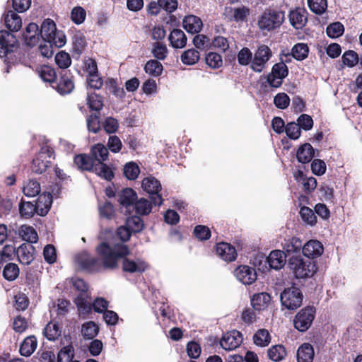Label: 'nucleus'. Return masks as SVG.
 <instances>
[{
    "label": "nucleus",
    "mask_w": 362,
    "mask_h": 362,
    "mask_svg": "<svg viewBox=\"0 0 362 362\" xmlns=\"http://www.w3.org/2000/svg\"><path fill=\"white\" fill-rule=\"evenodd\" d=\"M90 153L94 160L98 161V163L105 161L109 155L108 149L102 144H97L93 146Z\"/></svg>",
    "instance_id": "nucleus-33"
},
{
    "label": "nucleus",
    "mask_w": 362,
    "mask_h": 362,
    "mask_svg": "<svg viewBox=\"0 0 362 362\" xmlns=\"http://www.w3.org/2000/svg\"><path fill=\"white\" fill-rule=\"evenodd\" d=\"M136 199V192L130 189L125 188L123 189L118 194V202L123 206H129L134 203Z\"/></svg>",
    "instance_id": "nucleus-32"
},
{
    "label": "nucleus",
    "mask_w": 362,
    "mask_h": 362,
    "mask_svg": "<svg viewBox=\"0 0 362 362\" xmlns=\"http://www.w3.org/2000/svg\"><path fill=\"white\" fill-rule=\"evenodd\" d=\"M145 71L154 76H160L163 71V65L157 60H149L145 65Z\"/></svg>",
    "instance_id": "nucleus-49"
},
{
    "label": "nucleus",
    "mask_w": 362,
    "mask_h": 362,
    "mask_svg": "<svg viewBox=\"0 0 362 362\" xmlns=\"http://www.w3.org/2000/svg\"><path fill=\"white\" fill-rule=\"evenodd\" d=\"M74 87L72 80L66 76H63L57 83L56 89L61 94H67L72 91Z\"/></svg>",
    "instance_id": "nucleus-43"
},
{
    "label": "nucleus",
    "mask_w": 362,
    "mask_h": 362,
    "mask_svg": "<svg viewBox=\"0 0 362 362\" xmlns=\"http://www.w3.org/2000/svg\"><path fill=\"white\" fill-rule=\"evenodd\" d=\"M152 54L158 60H163L166 58L168 49L165 44L156 42L153 45Z\"/></svg>",
    "instance_id": "nucleus-53"
},
{
    "label": "nucleus",
    "mask_w": 362,
    "mask_h": 362,
    "mask_svg": "<svg viewBox=\"0 0 362 362\" xmlns=\"http://www.w3.org/2000/svg\"><path fill=\"white\" fill-rule=\"evenodd\" d=\"M216 252L218 257L226 262H233L237 257L235 248L227 243H220L216 245Z\"/></svg>",
    "instance_id": "nucleus-13"
},
{
    "label": "nucleus",
    "mask_w": 362,
    "mask_h": 362,
    "mask_svg": "<svg viewBox=\"0 0 362 362\" xmlns=\"http://www.w3.org/2000/svg\"><path fill=\"white\" fill-rule=\"evenodd\" d=\"M184 28L190 33H198L201 31L203 27V23L200 18L189 15L183 19Z\"/></svg>",
    "instance_id": "nucleus-20"
},
{
    "label": "nucleus",
    "mask_w": 362,
    "mask_h": 362,
    "mask_svg": "<svg viewBox=\"0 0 362 362\" xmlns=\"http://www.w3.org/2000/svg\"><path fill=\"white\" fill-rule=\"evenodd\" d=\"M18 234L23 240L29 243H36L38 240L37 233L33 227L30 226L23 225L18 230Z\"/></svg>",
    "instance_id": "nucleus-31"
},
{
    "label": "nucleus",
    "mask_w": 362,
    "mask_h": 362,
    "mask_svg": "<svg viewBox=\"0 0 362 362\" xmlns=\"http://www.w3.org/2000/svg\"><path fill=\"white\" fill-rule=\"evenodd\" d=\"M286 355V349L281 345L273 346L268 350L269 358L276 362L281 361Z\"/></svg>",
    "instance_id": "nucleus-42"
},
{
    "label": "nucleus",
    "mask_w": 362,
    "mask_h": 362,
    "mask_svg": "<svg viewBox=\"0 0 362 362\" xmlns=\"http://www.w3.org/2000/svg\"><path fill=\"white\" fill-rule=\"evenodd\" d=\"M74 356V349L71 344L64 346L58 353V362H71Z\"/></svg>",
    "instance_id": "nucleus-38"
},
{
    "label": "nucleus",
    "mask_w": 362,
    "mask_h": 362,
    "mask_svg": "<svg viewBox=\"0 0 362 362\" xmlns=\"http://www.w3.org/2000/svg\"><path fill=\"white\" fill-rule=\"evenodd\" d=\"M57 30L56 24L54 21L47 18L41 25L40 34L42 38L47 42L48 40H50L51 37L54 35Z\"/></svg>",
    "instance_id": "nucleus-27"
},
{
    "label": "nucleus",
    "mask_w": 362,
    "mask_h": 362,
    "mask_svg": "<svg viewBox=\"0 0 362 362\" xmlns=\"http://www.w3.org/2000/svg\"><path fill=\"white\" fill-rule=\"evenodd\" d=\"M314 349L310 344H303L297 351L298 362H313Z\"/></svg>",
    "instance_id": "nucleus-26"
},
{
    "label": "nucleus",
    "mask_w": 362,
    "mask_h": 362,
    "mask_svg": "<svg viewBox=\"0 0 362 362\" xmlns=\"http://www.w3.org/2000/svg\"><path fill=\"white\" fill-rule=\"evenodd\" d=\"M291 24L296 29L302 28L307 21V13L305 9L298 8L289 14Z\"/></svg>",
    "instance_id": "nucleus-18"
},
{
    "label": "nucleus",
    "mask_w": 362,
    "mask_h": 362,
    "mask_svg": "<svg viewBox=\"0 0 362 362\" xmlns=\"http://www.w3.org/2000/svg\"><path fill=\"white\" fill-rule=\"evenodd\" d=\"M19 211L21 216L28 218L37 213V209L32 202L22 201L19 205Z\"/></svg>",
    "instance_id": "nucleus-46"
},
{
    "label": "nucleus",
    "mask_w": 362,
    "mask_h": 362,
    "mask_svg": "<svg viewBox=\"0 0 362 362\" xmlns=\"http://www.w3.org/2000/svg\"><path fill=\"white\" fill-rule=\"evenodd\" d=\"M35 247L30 244H22L16 250L18 260L25 265L30 264L34 259Z\"/></svg>",
    "instance_id": "nucleus-14"
},
{
    "label": "nucleus",
    "mask_w": 362,
    "mask_h": 362,
    "mask_svg": "<svg viewBox=\"0 0 362 362\" xmlns=\"http://www.w3.org/2000/svg\"><path fill=\"white\" fill-rule=\"evenodd\" d=\"M74 286L79 291L75 298V303L79 315L85 317L91 312L90 295L88 292V286L83 280L77 279L74 281Z\"/></svg>",
    "instance_id": "nucleus-3"
},
{
    "label": "nucleus",
    "mask_w": 362,
    "mask_h": 362,
    "mask_svg": "<svg viewBox=\"0 0 362 362\" xmlns=\"http://www.w3.org/2000/svg\"><path fill=\"white\" fill-rule=\"evenodd\" d=\"M139 166L133 162L128 163L124 165V174L129 180H135L139 175Z\"/></svg>",
    "instance_id": "nucleus-56"
},
{
    "label": "nucleus",
    "mask_w": 362,
    "mask_h": 362,
    "mask_svg": "<svg viewBox=\"0 0 362 362\" xmlns=\"http://www.w3.org/2000/svg\"><path fill=\"white\" fill-rule=\"evenodd\" d=\"M243 337L240 332L233 330L225 334L221 341V346L225 350L230 351L238 347L242 343Z\"/></svg>",
    "instance_id": "nucleus-11"
},
{
    "label": "nucleus",
    "mask_w": 362,
    "mask_h": 362,
    "mask_svg": "<svg viewBox=\"0 0 362 362\" xmlns=\"http://www.w3.org/2000/svg\"><path fill=\"white\" fill-rule=\"evenodd\" d=\"M281 302L288 310H296L302 305L303 294L299 288L291 287L281 293Z\"/></svg>",
    "instance_id": "nucleus-6"
},
{
    "label": "nucleus",
    "mask_w": 362,
    "mask_h": 362,
    "mask_svg": "<svg viewBox=\"0 0 362 362\" xmlns=\"http://www.w3.org/2000/svg\"><path fill=\"white\" fill-rule=\"evenodd\" d=\"M180 59L182 62L186 65H194L199 60L200 54L196 49H189L182 54Z\"/></svg>",
    "instance_id": "nucleus-35"
},
{
    "label": "nucleus",
    "mask_w": 362,
    "mask_h": 362,
    "mask_svg": "<svg viewBox=\"0 0 362 362\" xmlns=\"http://www.w3.org/2000/svg\"><path fill=\"white\" fill-rule=\"evenodd\" d=\"M105 88L107 91L112 93L114 95L119 98H123L125 95V92L122 87L117 86V81L113 78H109L105 82Z\"/></svg>",
    "instance_id": "nucleus-41"
},
{
    "label": "nucleus",
    "mask_w": 362,
    "mask_h": 362,
    "mask_svg": "<svg viewBox=\"0 0 362 362\" xmlns=\"http://www.w3.org/2000/svg\"><path fill=\"white\" fill-rule=\"evenodd\" d=\"M309 48L305 43H298L295 45L292 49V56L298 61H302L308 57Z\"/></svg>",
    "instance_id": "nucleus-37"
},
{
    "label": "nucleus",
    "mask_w": 362,
    "mask_h": 362,
    "mask_svg": "<svg viewBox=\"0 0 362 362\" xmlns=\"http://www.w3.org/2000/svg\"><path fill=\"white\" fill-rule=\"evenodd\" d=\"M289 267L296 278L311 277L316 272L315 264L311 260L303 259L300 256L289 259Z\"/></svg>",
    "instance_id": "nucleus-4"
},
{
    "label": "nucleus",
    "mask_w": 362,
    "mask_h": 362,
    "mask_svg": "<svg viewBox=\"0 0 362 362\" xmlns=\"http://www.w3.org/2000/svg\"><path fill=\"white\" fill-rule=\"evenodd\" d=\"M52 197L49 193H43L40 194L35 202L37 214L40 216H45L52 205Z\"/></svg>",
    "instance_id": "nucleus-17"
},
{
    "label": "nucleus",
    "mask_w": 362,
    "mask_h": 362,
    "mask_svg": "<svg viewBox=\"0 0 362 362\" xmlns=\"http://www.w3.org/2000/svg\"><path fill=\"white\" fill-rule=\"evenodd\" d=\"M142 188L148 194H152V202L155 205H161L163 204V199L158 192L161 189L160 182L153 177H147L142 181Z\"/></svg>",
    "instance_id": "nucleus-9"
},
{
    "label": "nucleus",
    "mask_w": 362,
    "mask_h": 362,
    "mask_svg": "<svg viewBox=\"0 0 362 362\" xmlns=\"http://www.w3.org/2000/svg\"><path fill=\"white\" fill-rule=\"evenodd\" d=\"M300 216L303 222L310 226H314L317 223V217L315 212L307 206L301 207L300 210Z\"/></svg>",
    "instance_id": "nucleus-47"
},
{
    "label": "nucleus",
    "mask_w": 362,
    "mask_h": 362,
    "mask_svg": "<svg viewBox=\"0 0 362 362\" xmlns=\"http://www.w3.org/2000/svg\"><path fill=\"white\" fill-rule=\"evenodd\" d=\"M6 26L11 31H18L22 26L21 18L13 11H8L4 16Z\"/></svg>",
    "instance_id": "nucleus-25"
},
{
    "label": "nucleus",
    "mask_w": 362,
    "mask_h": 362,
    "mask_svg": "<svg viewBox=\"0 0 362 362\" xmlns=\"http://www.w3.org/2000/svg\"><path fill=\"white\" fill-rule=\"evenodd\" d=\"M286 135L291 139H297L300 136V128L298 124L295 122L288 123L285 127Z\"/></svg>",
    "instance_id": "nucleus-62"
},
{
    "label": "nucleus",
    "mask_w": 362,
    "mask_h": 362,
    "mask_svg": "<svg viewBox=\"0 0 362 362\" xmlns=\"http://www.w3.org/2000/svg\"><path fill=\"white\" fill-rule=\"evenodd\" d=\"M97 252L101 257V261L84 252L76 256V262L82 269L90 272L112 269L117 267L119 259L129 255V251L123 243L115 244L111 247L106 243H102L97 247Z\"/></svg>",
    "instance_id": "nucleus-1"
},
{
    "label": "nucleus",
    "mask_w": 362,
    "mask_h": 362,
    "mask_svg": "<svg viewBox=\"0 0 362 362\" xmlns=\"http://www.w3.org/2000/svg\"><path fill=\"white\" fill-rule=\"evenodd\" d=\"M308 4L310 9L317 15L324 13L327 8V0H308Z\"/></svg>",
    "instance_id": "nucleus-45"
},
{
    "label": "nucleus",
    "mask_w": 362,
    "mask_h": 362,
    "mask_svg": "<svg viewBox=\"0 0 362 362\" xmlns=\"http://www.w3.org/2000/svg\"><path fill=\"white\" fill-rule=\"evenodd\" d=\"M134 209L136 214L146 215L151 211V203L148 200L141 198L134 203Z\"/></svg>",
    "instance_id": "nucleus-51"
},
{
    "label": "nucleus",
    "mask_w": 362,
    "mask_h": 362,
    "mask_svg": "<svg viewBox=\"0 0 362 362\" xmlns=\"http://www.w3.org/2000/svg\"><path fill=\"white\" fill-rule=\"evenodd\" d=\"M297 124L300 129L305 131H308L313 127V120L310 115L303 114L298 117Z\"/></svg>",
    "instance_id": "nucleus-64"
},
{
    "label": "nucleus",
    "mask_w": 362,
    "mask_h": 362,
    "mask_svg": "<svg viewBox=\"0 0 362 362\" xmlns=\"http://www.w3.org/2000/svg\"><path fill=\"white\" fill-rule=\"evenodd\" d=\"M54 158V151L52 148L47 143L42 144L40 152L36 158L33 159L31 169L37 174H42L48 168L50 167V159Z\"/></svg>",
    "instance_id": "nucleus-5"
},
{
    "label": "nucleus",
    "mask_w": 362,
    "mask_h": 362,
    "mask_svg": "<svg viewBox=\"0 0 362 362\" xmlns=\"http://www.w3.org/2000/svg\"><path fill=\"white\" fill-rule=\"evenodd\" d=\"M44 333L49 340H55L60 335L61 329L57 324L49 322L45 327Z\"/></svg>",
    "instance_id": "nucleus-52"
},
{
    "label": "nucleus",
    "mask_w": 362,
    "mask_h": 362,
    "mask_svg": "<svg viewBox=\"0 0 362 362\" xmlns=\"http://www.w3.org/2000/svg\"><path fill=\"white\" fill-rule=\"evenodd\" d=\"M297 159L300 163L310 162L314 156V150L310 144L302 145L297 151Z\"/></svg>",
    "instance_id": "nucleus-30"
},
{
    "label": "nucleus",
    "mask_w": 362,
    "mask_h": 362,
    "mask_svg": "<svg viewBox=\"0 0 362 362\" xmlns=\"http://www.w3.org/2000/svg\"><path fill=\"white\" fill-rule=\"evenodd\" d=\"M147 267V264L141 259L132 260L124 258L122 262L123 270L130 273H141L146 269Z\"/></svg>",
    "instance_id": "nucleus-21"
},
{
    "label": "nucleus",
    "mask_w": 362,
    "mask_h": 362,
    "mask_svg": "<svg viewBox=\"0 0 362 362\" xmlns=\"http://www.w3.org/2000/svg\"><path fill=\"white\" fill-rule=\"evenodd\" d=\"M19 275V268L16 264L8 263L3 269V276L8 281L15 280Z\"/></svg>",
    "instance_id": "nucleus-44"
},
{
    "label": "nucleus",
    "mask_w": 362,
    "mask_h": 362,
    "mask_svg": "<svg viewBox=\"0 0 362 362\" xmlns=\"http://www.w3.org/2000/svg\"><path fill=\"white\" fill-rule=\"evenodd\" d=\"M315 315V309L312 306H307L300 310L293 320L296 329L300 332L306 331L312 325Z\"/></svg>",
    "instance_id": "nucleus-7"
},
{
    "label": "nucleus",
    "mask_w": 362,
    "mask_h": 362,
    "mask_svg": "<svg viewBox=\"0 0 362 362\" xmlns=\"http://www.w3.org/2000/svg\"><path fill=\"white\" fill-rule=\"evenodd\" d=\"M168 38L172 47L176 49L182 48L187 44V37L180 29H174Z\"/></svg>",
    "instance_id": "nucleus-24"
},
{
    "label": "nucleus",
    "mask_w": 362,
    "mask_h": 362,
    "mask_svg": "<svg viewBox=\"0 0 362 362\" xmlns=\"http://www.w3.org/2000/svg\"><path fill=\"white\" fill-rule=\"evenodd\" d=\"M286 261V255L284 251L274 250L270 252L267 257V262L271 268L276 270L281 269Z\"/></svg>",
    "instance_id": "nucleus-22"
},
{
    "label": "nucleus",
    "mask_w": 362,
    "mask_h": 362,
    "mask_svg": "<svg viewBox=\"0 0 362 362\" xmlns=\"http://www.w3.org/2000/svg\"><path fill=\"white\" fill-rule=\"evenodd\" d=\"M290 98L285 93H279L274 98L275 106L281 110L287 108L290 104Z\"/></svg>",
    "instance_id": "nucleus-60"
},
{
    "label": "nucleus",
    "mask_w": 362,
    "mask_h": 362,
    "mask_svg": "<svg viewBox=\"0 0 362 362\" xmlns=\"http://www.w3.org/2000/svg\"><path fill=\"white\" fill-rule=\"evenodd\" d=\"M283 248L286 255H291L293 253L299 252L302 248V242L297 238H289L284 240Z\"/></svg>",
    "instance_id": "nucleus-28"
},
{
    "label": "nucleus",
    "mask_w": 362,
    "mask_h": 362,
    "mask_svg": "<svg viewBox=\"0 0 362 362\" xmlns=\"http://www.w3.org/2000/svg\"><path fill=\"white\" fill-rule=\"evenodd\" d=\"M37 339L35 336L26 337L22 342L20 347V353L22 356H30L37 348Z\"/></svg>",
    "instance_id": "nucleus-29"
},
{
    "label": "nucleus",
    "mask_w": 362,
    "mask_h": 362,
    "mask_svg": "<svg viewBox=\"0 0 362 362\" xmlns=\"http://www.w3.org/2000/svg\"><path fill=\"white\" fill-rule=\"evenodd\" d=\"M40 77L45 82L52 83L55 80L56 74L52 67L43 66L38 71Z\"/></svg>",
    "instance_id": "nucleus-55"
},
{
    "label": "nucleus",
    "mask_w": 362,
    "mask_h": 362,
    "mask_svg": "<svg viewBox=\"0 0 362 362\" xmlns=\"http://www.w3.org/2000/svg\"><path fill=\"white\" fill-rule=\"evenodd\" d=\"M17 47L15 36L6 30L0 31V57H6Z\"/></svg>",
    "instance_id": "nucleus-10"
},
{
    "label": "nucleus",
    "mask_w": 362,
    "mask_h": 362,
    "mask_svg": "<svg viewBox=\"0 0 362 362\" xmlns=\"http://www.w3.org/2000/svg\"><path fill=\"white\" fill-rule=\"evenodd\" d=\"M98 325L92 321L86 322L82 325L81 333L85 339H93L98 334Z\"/></svg>",
    "instance_id": "nucleus-36"
},
{
    "label": "nucleus",
    "mask_w": 362,
    "mask_h": 362,
    "mask_svg": "<svg viewBox=\"0 0 362 362\" xmlns=\"http://www.w3.org/2000/svg\"><path fill=\"white\" fill-rule=\"evenodd\" d=\"M88 104L89 107L95 111H99L103 106L102 98L97 94H89L88 95Z\"/></svg>",
    "instance_id": "nucleus-61"
},
{
    "label": "nucleus",
    "mask_w": 362,
    "mask_h": 362,
    "mask_svg": "<svg viewBox=\"0 0 362 362\" xmlns=\"http://www.w3.org/2000/svg\"><path fill=\"white\" fill-rule=\"evenodd\" d=\"M206 63L213 69H217L222 66L223 60L220 54L215 52H209L205 58Z\"/></svg>",
    "instance_id": "nucleus-58"
},
{
    "label": "nucleus",
    "mask_w": 362,
    "mask_h": 362,
    "mask_svg": "<svg viewBox=\"0 0 362 362\" xmlns=\"http://www.w3.org/2000/svg\"><path fill=\"white\" fill-rule=\"evenodd\" d=\"M285 20V12L275 8L266 9L257 19V26L262 31L270 32L281 27Z\"/></svg>",
    "instance_id": "nucleus-2"
},
{
    "label": "nucleus",
    "mask_w": 362,
    "mask_h": 362,
    "mask_svg": "<svg viewBox=\"0 0 362 362\" xmlns=\"http://www.w3.org/2000/svg\"><path fill=\"white\" fill-rule=\"evenodd\" d=\"M271 300L272 298L269 293L262 292L253 295L251 298V305L256 310H264L269 306Z\"/></svg>",
    "instance_id": "nucleus-19"
},
{
    "label": "nucleus",
    "mask_w": 362,
    "mask_h": 362,
    "mask_svg": "<svg viewBox=\"0 0 362 362\" xmlns=\"http://www.w3.org/2000/svg\"><path fill=\"white\" fill-rule=\"evenodd\" d=\"M252 53L247 47L240 49L238 54V61L241 65L245 66L249 64L250 62L252 64Z\"/></svg>",
    "instance_id": "nucleus-63"
},
{
    "label": "nucleus",
    "mask_w": 362,
    "mask_h": 362,
    "mask_svg": "<svg viewBox=\"0 0 362 362\" xmlns=\"http://www.w3.org/2000/svg\"><path fill=\"white\" fill-rule=\"evenodd\" d=\"M38 25L35 23H30L25 28L23 37L25 44L28 46L35 45L39 40Z\"/></svg>",
    "instance_id": "nucleus-23"
},
{
    "label": "nucleus",
    "mask_w": 362,
    "mask_h": 362,
    "mask_svg": "<svg viewBox=\"0 0 362 362\" xmlns=\"http://www.w3.org/2000/svg\"><path fill=\"white\" fill-rule=\"evenodd\" d=\"M342 62L349 67H353L358 62V57L356 52L349 50L344 53L341 57Z\"/></svg>",
    "instance_id": "nucleus-57"
},
{
    "label": "nucleus",
    "mask_w": 362,
    "mask_h": 362,
    "mask_svg": "<svg viewBox=\"0 0 362 362\" xmlns=\"http://www.w3.org/2000/svg\"><path fill=\"white\" fill-rule=\"evenodd\" d=\"M98 176L105 179L106 180H111L114 176L112 170L103 163H99L94 165L93 169L92 170Z\"/></svg>",
    "instance_id": "nucleus-40"
},
{
    "label": "nucleus",
    "mask_w": 362,
    "mask_h": 362,
    "mask_svg": "<svg viewBox=\"0 0 362 362\" xmlns=\"http://www.w3.org/2000/svg\"><path fill=\"white\" fill-rule=\"evenodd\" d=\"M132 233H137L142 230L144 223L139 216H134L129 217L125 224Z\"/></svg>",
    "instance_id": "nucleus-50"
},
{
    "label": "nucleus",
    "mask_w": 362,
    "mask_h": 362,
    "mask_svg": "<svg viewBox=\"0 0 362 362\" xmlns=\"http://www.w3.org/2000/svg\"><path fill=\"white\" fill-rule=\"evenodd\" d=\"M344 31V25L339 22L333 23L329 25L326 30L327 35L332 38H337L341 36Z\"/></svg>",
    "instance_id": "nucleus-54"
},
{
    "label": "nucleus",
    "mask_w": 362,
    "mask_h": 362,
    "mask_svg": "<svg viewBox=\"0 0 362 362\" xmlns=\"http://www.w3.org/2000/svg\"><path fill=\"white\" fill-rule=\"evenodd\" d=\"M250 13V9L245 7L232 8L226 7L223 14L230 21L237 22L243 21Z\"/></svg>",
    "instance_id": "nucleus-16"
},
{
    "label": "nucleus",
    "mask_w": 362,
    "mask_h": 362,
    "mask_svg": "<svg viewBox=\"0 0 362 362\" xmlns=\"http://www.w3.org/2000/svg\"><path fill=\"white\" fill-rule=\"evenodd\" d=\"M272 55V52L267 45H260L254 54V57L250 65L251 69L255 72H261L266 64Z\"/></svg>",
    "instance_id": "nucleus-8"
},
{
    "label": "nucleus",
    "mask_w": 362,
    "mask_h": 362,
    "mask_svg": "<svg viewBox=\"0 0 362 362\" xmlns=\"http://www.w3.org/2000/svg\"><path fill=\"white\" fill-rule=\"evenodd\" d=\"M254 343L259 346H267L271 341V336L267 329H260L253 336Z\"/></svg>",
    "instance_id": "nucleus-34"
},
{
    "label": "nucleus",
    "mask_w": 362,
    "mask_h": 362,
    "mask_svg": "<svg viewBox=\"0 0 362 362\" xmlns=\"http://www.w3.org/2000/svg\"><path fill=\"white\" fill-rule=\"evenodd\" d=\"M303 253L308 258L320 257L324 250L322 244L317 240H310L302 248Z\"/></svg>",
    "instance_id": "nucleus-15"
},
{
    "label": "nucleus",
    "mask_w": 362,
    "mask_h": 362,
    "mask_svg": "<svg viewBox=\"0 0 362 362\" xmlns=\"http://www.w3.org/2000/svg\"><path fill=\"white\" fill-rule=\"evenodd\" d=\"M55 62L61 69H66L69 67L71 63L69 54L64 51H60L56 54Z\"/></svg>",
    "instance_id": "nucleus-59"
},
{
    "label": "nucleus",
    "mask_w": 362,
    "mask_h": 362,
    "mask_svg": "<svg viewBox=\"0 0 362 362\" xmlns=\"http://www.w3.org/2000/svg\"><path fill=\"white\" fill-rule=\"evenodd\" d=\"M234 274L237 279L243 284L250 285L257 279L255 269L247 265L238 267Z\"/></svg>",
    "instance_id": "nucleus-12"
},
{
    "label": "nucleus",
    "mask_w": 362,
    "mask_h": 362,
    "mask_svg": "<svg viewBox=\"0 0 362 362\" xmlns=\"http://www.w3.org/2000/svg\"><path fill=\"white\" fill-rule=\"evenodd\" d=\"M23 194L26 197H33L37 195L40 192V184L35 180H29L23 187Z\"/></svg>",
    "instance_id": "nucleus-48"
},
{
    "label": "nucleus",
    "mask_w": 362,
    "mask_h": 362,
    "mask_svg": "<svg viewBox=\"0 0 362 362\" xmlns=\"http://www.w3.org/2000/svg\"><path fill=\"white\" fill-rule=\"evenodd\" d=\"M74 163L81 170H92L94 163L91 158L86 155H78L74 158Z\"/></svg>",
    "instance_id": "nucleus-39"
}]
</instances>
